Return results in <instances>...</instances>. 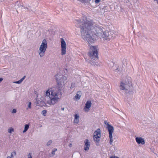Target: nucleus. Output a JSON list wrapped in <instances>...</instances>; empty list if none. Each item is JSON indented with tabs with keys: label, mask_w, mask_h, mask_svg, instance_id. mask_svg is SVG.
Returning a JSON list of instances; mask_svg holds the SVG:
<instances>
[{
	"label": "nucleus",
	"mask_w": 158,
	"mask_h": 158,
	"mask_svg": "<svg viewBox=\"0 0 158 158\" xmlns=\"http://www.w3.org/2000/svg\"><path fill=\"white\" fill-rule=\"evenodd\" d=\"M82 95L81 92L80 91H78L77 92V94L75 95L73 98V99L75 100H77L80 99Z\"/></svg>",
	"instance_id": "12"
},
{
	"label": "nucleus",
	"mask_w": 158,
	"mask_h": 158,
	"mask_svg": "<svg viewBox=\"0 0 158 158\" xmlns=\"http://www.w3.org/2000/svg\"><path fill=\"white\" fill-rule=\"evenodd\" d=\"M79 116L78 114H76L75 115L74 123L77 124L79 121Z\"/></svg>",
	"instance_id": "14"
},
{
	"label": "nucleus",
	"mask_w": 158,
	"mask_h": 158,
	"mask_svg": "<svg viewBox=\"0 0 158 158\" xmlns=\"http://www.w3.org/2000/svg\"><path fill=\"white\" fill-rule=\"evenodd\" d=\"M57 150V149L56 148H55L52 151V153L53 155L55 154V152Z\"/></svg>",
	"instance_id": "26"
},
{
	"label": "nucleus",
	"mask_w": 158,
	"mask_h": 158,
	"mask_svg": "<svg viewBox=\"0 0 158 158\" xmlns=\"http://www.w3.org/2000/svg\"><path fill=\"white\" fill-rule=\"evenodd\" d=\"M31 103L30 102H29L28 105V108L27 109H31Z\"/></svg>",
	"instance_id": "25"
},
{
	"label": "nucleus",
	"mask_w": 158,
	"mask_h": 158,
	"mask_svg": "<svg viewBox=\"0 0 158 158\" xmlns=\"http://www.w3.org/2000/svg\"><path fill=\"white\" fill-rule=\"evenodd\" d=\"M89 43V63L92 65L100 66L98 62L99 59V48L97 45H93Z\"/></svg>",
	"instance_id": "4"
},
{
	"label": "nucleus",
	"mask_w": 158,
	"mask_h": 158,
	"mask_svg": "<svg viewBox=\"0 0 158 158\" xmlns=\"http://www.w3.org/2000/svg\"><path fill=\"white\" fill-rule=\"evenodd\" d=\"M114 34V32L113 31H106L105 32L103 31L101 35L98 36L100 38L102 37L104 40L108 41L112 38Z\"/></svg>",
	"instance_id": "8"
},
{
	"label": "nucleus",
	"mask_w": 158,
	"mask_h": 158,
	"mask_svg": "<svg viewBox=\"0 0 158 158\" xmlns=\"http://www.w3.org/2000/svg\"><path fill=\"white\" fill-rule=\"evenodd\" d=\"M135 141L138 144L144 145L145 143L144 139L142 137H138L135 138Z\"/></svg>",
	"instance_id": "11"
},
{
	"label": "nucleus",
	"mask_w": 158,
	"mask_h": 158,
	"mask_svg": "<svg viewBox=\"0 0 158 158\" xmlns=\"http://www.w3.org/2000/svg\"><path fill=\"white\" fill-rule=\"evenodd\" d=\"M61 109L62 110H64V108H62Z\"/></svg>",
	"instance_id": "36"
},
{
	"label": "nucleus",
	"mask_w": 158,
	"mask_h": 158,
	"mask_svg": "<svg viewBox=\"0 0 158 158\" xmlns=\"http://www.w3.org/2000/svg\"><path fill=\"white\" fill-rule=\"evenodd\" d=\"M101 138V131L99 128L96 129L93 133V139L96 144L98 146Z\"/></svg>",
	"instance_id": "7"
},
{
	"label": "nucleus",
	"mask_w": 158,
	"mask_h": 158,
	"mask_svg": "<svg viewBox=\"0 0 158 158\" xmlns=\"http://www.w3.org/2000/svg\"><path fill=\"white\" fill-rule=\"evenodd\" d=\"M75 86V83H72L71 84V86L70 87V88L71 89H72L73 88H74Z\"/></svg>",
	"instance_id": "23"
},
{
	"label": "nucleus",
	"mask_w": 158,
	"mask_h": 158,
	"mask_svg": "<svg viewBox=\"0 0 158 158\" xmlns=\"http://www.w3.org/2000/svg\"><path fill=\"white\" fill-rule=\"evenodd\" d=\"M85 60H86L87 61V60L85 58Z\"/></svg>",
	"instance_id": "39"
},
{
	"label": "nucleus",
	"mask_w": 158,
	"mask_h": 158,
	"mask_svg": "<svg viewBox=\"0 0 158 158\" xmlns=\"http://www.w3.org/2000/svg\"><path fill=\"white\" fill-rule=\"evenodd\" d=\"M85 145L84 149L85 151H87L89 149V147L88 146L89 145V143L88 142V140L87 139H86L85 142Z\"/></svg>",
	"instance_id": "15"
},
{
	"label": "nucleus",
	"mask_w": 158,
	"mask_h": 158,
	"mask_svg": "<svg viewBox=\"0 0 158 158\" xmlns=\"http://www.w3.org/2000/svg\"><path fill=\"white\" fill-rule=\"evenodd\" d=\"M11 158H13L14 157L13 155V153L11 152V155L10 156H9Z\"/></svg>",
	"instance_id": "29"
},
{
	"label": "nucleus",
	"mask_w": 158,
	"mask_h": 158,
	"mask_svg": "<svg viewBox=\"0 0 158 158\" xmlns=\"http://www.w3.org/2000/svg\"><path fill=\"white\" fill-rule=\"evenodd\" d=\"M57 84V87L50 88L46 91L44 95V101L49 105H54L61 98V90L64 89L67 82L66 76L61 74L55 75Z\"/></svg>",
	"instance_id": "1"
},
{
	"label": "nucleus",
	"mask_w": 158,
	"mask_h": 158,
	"mask_svg": "<svg viewBox=\"0 0 158 158\" xmlns=\"http://www.w3.org/2000/svg\"><path fill=\"white\" fill-rule=\"evenodd\" d=\"M52 143V141L51 140H49L47 143V145L48 146L50 145Z\"/></svg>",
	"instance_id": "24"
},
{
	"label": "nucleus",
	"mask_w": 158,
	"mask_h": 158,
	"mask_svg": "<svg viewBox=\"0 0 158 158\" xmlns=\"http://www.w3.org/2000/svg\"><path fill=\"white\" fill-rule=\"evenodd\" d=\"M154 1H157L158 0H154Z\"/></svg>",
	"instance_id": "38"
},
{
	"label": "nucleus",
	"mask_w": 158,
	"mask_h": 158,
	"mask_svg": "<svg viewBox=\"0 0 158 158\" xmlns=\"http://www.w3.org/2000/svg\"><path fill=\"white\" fill-rule=\"evenodd\" d=\"M7 158H11L9 156H8L7 157Z\"/></svg>",
	"instance_id": "35"
},
{
	"label": "nucleus",
	"mask_w": 158,
	"mask_h": 158,
	"mask_svg": "<svg viewBox=\"0 0 158 158\" xmlns=\"http://www.w3.org/2000/svg\"><path fill=\"white\" fill-rule=\"evenodd\" d=\"M132 80L130 77L124 78L120 83L119 88L121 90H126L129 89L132 85Z\"/></svg>",
	"instance_id": "5"
},
{
	"label": "nucleus",
	"mask_w": 158,
	"mask_h": 158,
	"mask_svg": "<svg viewBox=\"0 0 158 158\" xmlns=\"http://www.w3.org/2000/svg\"><path fill=\"white\" fill-rule=\"evenodd\" d=\"M14 131V130L13 128L12 127L10 128L8 130V132L9 133H11L12 132H13Z\"/></svg>",
	"instance_id": "20"
},
{
	"label": "nucleus",
	"mask_w": 158,
	"mask_h": 158,
	"mask_svg": "<svg viewBox=\"0 0 158 158\" xmlns=\"http://www.w3.org/2000/svg\"><path fill=\"white\" fill-rule=\"evenodd\" d=\"M69 147L71 148V147H72V143H70L69 144Z\"/></svg>",
	"instance_id": "32"
},
{
	"label": "nucleus",
	"mask_w": 158,
	"mask_h": 158,
	"mask_svg": "<svg viewBox=\"0 0 158 158\" xmlns=\"http://www.w3.org/2000/svg\"><path fill=\"white\" fill-rule=\"evenodd\" d=\"M3 78H0V83L3 80Z\"/></svg>",
	"instance_id": "33"
},
{
	"label": "nucleus",
	"mask_w": 158,
	"mask_h": 158,
	"mask_svg": "<svg viewBox=\"0 0 158 158\" xmlns=\"http://www.w3.org/2000/svg\"><path fill=\"white\" fill-rule=\"evenodd\" d=\"M25 77L26 76H24L19 81H15L14 82V83L15 84H20L23 81Z\"/></svg>",
	"instance_id": "17"
},
{
	"label": "nucleus",
	"mask_w": 158,
	"mask_h": 158,
	"mask_svg": "<svg viewBox=\"0 0 158 158\" xmlns=\"http://www.w3.org/2000/svg\"><path fill=\"white\" fill-rule=\"evenodd\" d=\"M103 32L102 29L97 27L92 21H89V43L91 44L96 41V38Z\"/></svg>",
	"instance_id": "3"
},
{
	"label": "nucleus",
	"mask_w": 158,
	"mask_h": 158,
	"mask_svg": "<svg viewBox=\"0 0 158 158\" xmlns=\"http://www.w3.org/2000/svg\"><path fill=\"white\" fill-rule=\"evenodd\" d=\"M47 112V111L46 110H44L42 112V114L44 116H45L46 115Z\"/></svg>",
	"instance_id": "21"
},
{
	"label": "nucleus",
	"mask_w": 158,
	"mask_h": 158,
	"mask_svg": "<svg viewBox=\"0 0 158 158\" xmlns=\"http://www.w3.org/2000/svg\"><path fill=\"white\" fill-rule=\"evenodd\" d=\"M13 155L14 154L15 156L16 155V152L15 151H14L13 152H12Z\"/></svg>",
	"instance_id": "30"
},
{
	"label": "nucleus",
	"mask_w": 158,
	"mask_h": 158,
	"mask_svg": "<svg viewBox=\"0 0 158 158\" xmlns=\"http://www.w3.org/2000/svg\"><path fill=\"white\" fill-rule=\"evenodd\" d=\"M110 66L112 65L113 69L115 71V72H117L118 71V66L116 64H115L112 62H111L110 63Z\"/></svg>",
	"instance_id": "13"
},
{
	"label": "nucleus",
	"mask_w": 158,
	"mask_h": 158,
	"mask_svg": "<svg viewBox=\"0 0 158 158\" xmlns=\"http://www.w3.org/2000/svg\"><path fill=\"white\" fill-rule=\"evenodd\" d=\"M11 112L12 113H15L16 112V110L15 109H14Z\"/></svg>",
	"instance_id": "27"
},
{
	"label": "nucleus",
	"mask_w": 158,
	"mask_h": 158,
	"mask_svg": "<svg viewBox=\"0 0 158 158\" xmlns=\"http://www.w3.org/2000/svg\"><path fill=\"white\" fill-rule=\"evenodd\" d=\"M27 158H32V154L31 153H29L27 155Z\"/></svg>",
	"instance_id": "22"
},
{
	"label": "nucleus",
	"mask_w": 158,
	"mask_h": 158,
	"mask_svg": "<svg viewBox=\"0 0 158 158\" xmlns=\"http://www.w3.org/2000/svg\"><path fill=\"white\" fill-rule=\"evenodd\" d=\"M37 103L39 104L40 103V102H41V101H40V100H37Z\"/></svg>",
	"instance_id": "31"
},
{
	"label": "nucleus",
	"mask_w": 158,
	"mask_h": 158,
	"mask_svg": "<svg viewBox=\"0 0 158 158\" xmlns=\"http://www.w3.org/2000/svg\"><path fill=\"white\" fill-rule=\"evenodd\" d=\"M84 110L86 112H87L89 110V101L88 100L85 104V106L84 108Z\"/></svg>",
	"instance_id": "16"
},
{
	"label": "nucleus",
	"mask_w": 158,
	"mask_h": 158,
	"mask_svg": "<svg viewBox=\"0 0 158 158\" xmlns=\"http://www.w3.org/2000/svg\"><path fill=\"white\" fill-rule=\"evenodd\" d=\"M112 111L113 112L117 114H119L120 112V110L119 109L116 108H114L113 109Z\"/></svg>",
	"instance_id": "18"
},
{
	"label": "nucleus",
	"mask_w": 158,
	"mask_h": 158,
	"mask_svg": "<svg viewBox=\"0 0 158 158\" xmlns=\"http://www.w3.org/2000/svg\"><path fill=\"white\" fill-rule=\"evenodd\" d=\"M110 158H119L117 156H110Z\"/></svg>",
	"instance_id": "28"
},
{
	"label": "nucleus",
	"mask_w": 158,
	"mask_h": 158,
	"mask_svg": "<svg viewBox=\"0 0 158 158\" xmlns=\"http://www.w3.org/2000/svg\"><path fill=\"white\" fill-rule=\"evenodd\" d=\"M89 108H90V107L91 106V102H89Z\"/></svg>",
	"instance_id": "34"
},
{
	"label": "nucleus",
	"mask_w": 158,
	"mask_h": 158,
	"mask_svg": "<svg viewBox=\"0 0 158 158\" xmlns=\"http://www.w3.org/2000/svg\"><path fill=\"white\" fill-rule=\"evenodd\" d=\"M29 127V125L28 124H26L25 125L24 129L23 132L24 133L26 132L28 129Z\"/></svg>",
	"instance_id": "19"
},
{
	"label": "nucleus",
	"mask_w": 158,
	"mask_h": 158,
	"mask_svg": "<svg viewBox=\"0 0 158 158\" xmlns=\"http://www.w3.org/2000/svg\"><path fill=\"white\" fill-rule=\"evenodd\" d=\"M104 123L107 126V129L109 132L110 143L112 145L113 142L112 134L114 132V128L112 126L109 124L106 121H105Z\"/></svg>",
	"instance_id": "9"
},
{
	"label": "nucleus",
	"mask_w": 158,
	"mask_h": 158,
	"mask_svg": "<svg viewBox=\"0 0 158 158\" xmlns=\"http://www.w3.org/2000/svg\"><path fill=\"white\" fill-rule=\"evenodd\" d=\"M61 46V55H64L66 54V43L63 38L60 39Z\"/></svg>",
	"instance_id": "10"
},
{
	"label": "nucleus",
	"mask_w": 158,
	"mask_h": 158,
	"mask_svg": "<svg viewBox=\"0 0 158 158\" xmlns=\"http://www.w3.org/2000/svg\"><path fill=\"white\" fill-rule=\"evenodd\" d=\"M157 3L158 4V0L156 1Z\"/></svg>",
	"instance_id": "37"
},
{
	"label": "nucleus",
	"mask_w": 158,
	"mask_h": 158,
	"mask_svg": "<svg viewBox=\"0 0 158 158\" xmlns=\"http://www.w3.org/2000/svg\"><path fill=\"white\" fill-rule=\"evenodd\" d=\"M47 47V40L45 39H44L40 46L38 52L40 56V57H42L44 56Z\"/></svg>",
	"instance_id": "6"
},
{
	"label": "nucleus",
	"mask_w": 158,
	"mask_h": 158,
	"mask_svg": "<svg viewBox=\"0 0 158 158\" xmlns=\"http://www.w3.org/2000/svg\"><path fill=\"white\" fill-rule=\"evenodd\" d=\"M85 15L83 16L81 19L75 20L77 26L80 29L81 35L82 38L89 43V20Z\"/></svg>",
	"instance_id": "2"
}]
</instances>
